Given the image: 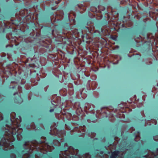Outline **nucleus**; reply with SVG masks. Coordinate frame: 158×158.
I'll use <instances>...</instances> for the list:
<instances>
[{"label": "nucleus", "instance_id": "nucleus-46", "mask_svg": "<svg viewBox=\"0 0 158 158\" xmlns=\"http://www.w3.org/2000/svg\"><path fill=\"white\" fill-rule=\"evenodd\" d=\"M135 129L134 128L132 127H131L130 128V130H129V132H131V133H132V131L135 130Z\"/></svg>", "mask_w": 158, "mask_h": 158}, {"label": "nucleus", "instance_id": "nucleus-17", "mask_svg": "<svg viewBox=\"0 0 158 158\" xmlns=\"http://www.w3.org/2000/svg\"><path fill=\"white\" fill-rule=\"evenodd\" d=\"M95 106L93 104L86 103L85 104L84 110L87 114L89 113L94 114L95 112Z\"/></svg>", "mask_w": 158, "mask_h": 158}, {"label": "nucleus", "instance_id": "nucleus-8", "mask_svg": "<svg viewBox=\"0 0 158 158\" xmlns=\"http://www.w3.org/2000/svg\"><path fill=\"white\" fill-rule=\"evenodd\" d=\"M65 150L60 151L59 154L60 158H81L78 155V150L74 149L73 147H68V144L65 143L64 145Z\"/></svg>", "mask_w": 158, "mask_h": 158}, {"label": "nucleus", "instance_id": "nucleus-44", "mask_svg": "<svg viewBox=\"0 0 158 158\" xmlns=\"http://www.w3.org/2000/svg\"><path fill=\"white\" fill-rule=\"evenodd\" d=\"M132 56H135V58H139L141 56V55H140V54H135V55H132Z\"/></svg>", "mask_w": 158, "mask_h": 158}, {"label": "nucleus", "instance_id": "nucleus-24", "mask_svg": "<svg viewBox=\"0 0 158 158\" xmlns=\"http://www.w3.org/2000/svg\"><path fill=\"white\" fill-rule=\"evenodd\" d=\"M77 6L78 7L80 12L81 13L83 11H85L86 9V7L85 6L83 5L82 4H78L77 5Z\"/></svg>", "mask_w": 158, "mask_h": 158}, {"label": "nucleus", "instance_id": "nucleus-34", "mask_svg": "<svg viewBox=\"0 0 158 158\" xmlns=\"http://www.w3.org/2000/svg\"><path fill=\"white\" fill-rule=\"evenodd\" d=\"M62 92L64 93V94H63V96H65L66 94L67 90L65 89H61L60 91V94L62 93Z\"/></svg>", "mask_w": 158, "mask_h": 158}, {"label": "nucleus", "instance_id": "nucleus-22", "mask_svg": "<svg viewBox=\"0 0 158 158\" xmlns=\"http://www.w3.org/2000/svg\"><path fill=\"white\" fill-rule=\"evenodd\" d=\"M56 26L53 25L52 30V34L54 37H56L58 35V32L56 29Z\"/></svg>", "mask_w": 158, "mask_h": 158}, {"label": "nucleus", "instance_id": "nucleus-35", "mask_svg": "<svg viewBox=\"0 0 158 158\" xmlns=\"http://www.w3.org/2000/svg\"><path fill=\"white\" fill-rule=\"evenodd\" d=\"M88 15L91 18H94V17H95L96 18V14H93L91 12H89L88 13Z\"/></svg>", "mask_w": 158, "mask_h": 158}, {"label": "nucleus", "instance_id": "nucleus-45", "mask_svg": "<svg viewBox=\"0 0 158 158\" xmlns=\"http://www.w3.org/2000/svg\"><path fill=\"white\" fill-rule=\"evenodd\" d=\"M11 158H16V155L13 153H12L10 155Z\"/></svg>", "mask_w": 158, "mask_h": 158}, {"label": "nucleus", "instance_id": "nucleus-55", "mask_svg": "<svg viewBox=\"0 0 158 158\" xmlns=\"http://www.w3.org/2000/svg\"><path fill=\"white\" fill-rule=\"evenodd\" d=\"M54 109H51L50 110V112H52L54 111Z\"/></svg>", "mask_w": 158, "mask_h": 158}, {"label": "nucleus", "instance_id": "nucleus-4", "mask_svg": "<svg viewBox=\"0 0 158 158\" xmlns=\"http://www.w3.org/2000/svg\"><path fill=\"white\" fill-rule=\"evenodd\" d=\"M107 12L105 14V17L108 21V27L105 26L101 29L102 34L104 35H110V29L115 27L119 29L121 27H131L133 25V22L130 20V16L124 17L122 22L118 21V13L115 10L112 9L110 6L107 7Z\"/></svg>", "mask_w": 158, "mask_h": 158}, {"label": "nucleus", "instance_id": "nucleus-41", "mask_svg": "<svg viewBox=\"0 0 158 158\" xmlns=\"http://www.w3.org/2000/svg\"><path fill=\"white\" fill-rule=\"evenodd\" d=\"M92 87H93V86H94L95 87H96L97 86V83L95 81H93L92 82V85H91Z\"/></svg>", "mask_w": 158, "mask_h": 158}, {"label": "nucleus", "instance_id": "nucleus-43", "mask_svg": "<svg viewBox=\"0 0 158 158\" xmlns=\"http://www.w3.org/2000/svg\"><path fill=\"white\" fill-rule=\"evenodd\" d=\"M97 120V119L94 120H93L92 119H91V120H90V119H87V122L88 123H90V122H94V123L95 122H96Z\"/></svg>", "mask_w": 158, "mask_h": 158}, {"label": "nucleus", "instance_id": "nucleus-18", "mask_svg": "<svg viewBox=\"0 0 158 158\" xmlns=\"http://www.w3.org/2000/svg\"><path fill=\"white\" fill-rule=\"evenodd\" d=\"M73 107L76 110L77 114L78 115H79L82 111L81 107L80 106L79 102L75 103L73 105Z\"/></svg>", "mask_w": 158, "mask_h": 158}, {"label": "nucleus", "instance_id": "nucleus-7", "mask_svg": "<svg viewBox=\"0 0 158 158\" xmlns=\"http://www.w3.org/2000/svg\"><path fill=\"white\" fill-rule=\"evenodd\" d=\"M122 105L121 104L119 105L118 106L120 108L119 110L106 107L102 108L100 110L97 111L96 116L98 118L108 117L109 119L112 122L115 120V117L119 118H124L125 115L123 113L128 112L132 110L131 109L127 107H121Z\"/></svg>", "mask_w": 158, "mask_h": 158}, {"label": "nucleus", "instance_id": "nucleus-20", "mask_svg": "<svg viewBox=\"0 0 158 158\" xmlns=\"http://www.w3.org/2000/svg\"><path fill=\"white\" fill-rule=\"evenodd\" d=\"M117 143H118V142H115L113 143V145L110 144L107 147H106V146L105 147V148L106 150H110V152H108V153L109 154L110 152H112V150L115 149L116 147V145Z\"/></svg>", "mask_w": 158, "mask_h": 158}, {"label": "nucleus", "instance_id": "nucleus-31", "mask_svg": "<svg viewBox=\"0 0 158 158\" xmlns=\"http://www.w3.org/2000/svg\"><path fill=\"white\" fill-rule=\"evenodd\" d=\"M17 85V82L15 81H12L11 82L10 85V88L14 89Z\"/></svg>", "mask_w": 158, "mask_h": 158}, {"label": "nucleus", "instance_id": "nucleus-59", "mask_svg": "<svg viewBox=\"0 0 158 158\" xmlns=\"http://www.w3.org/2000/svg\"><path fill=\"white\" fill-rule=\"evenodd\" d=\"M3 66V64H2V63H0V66Z\"/></svg>", "mask_w": 158, "mask_h": 158}, {"label": "nucleus", "instance_id": "nucleus-62", "mask_svg": "<svg viewBox=\"0 0 158 158\" xmlns=\"http://www.w3.org/2000/svg\"><path fill=\"white\" fill-rule=\"evenodd\" d=\"M9 46V45H6V48H7V47H8Z\"/></svg>", "mask_w": 158, "mask_h": 158}, {"label": "nucleus", "instance_id": "nucleus-3", "mask_svg": "<svg viewBox=\"0 0 158 158\" xmlns=\"http://www.w3.org/2000/svg\"><path fill=\"white\" fill-rule=\"evenodd\" d=\"M41 140L39 143L36 140L26 142L23 146L24 149L22 152V158H29L31 155H34L35 158H40L43 154H46L48 151L54 149L53 146L45 143V137H42Z\"/></svg>", "mask_w": 158, "mask_h": 158}, {"label": "nucleus", "instance_id": "nucleus-12", "mask_svg": "<svg viewBox=\"0 0 158 158\" xmlns=\"http://www.w3.org/2000/svg\"><path fill=\"white\" fill-rule=\"evenodd\" d=\"M72 125L77 126L74 127L73 129L70 131L71 135H73L77 133V135L79 137L83 136L85 134V131L86 129V127L85 126H77V124L76 123L72 122Z\"/></svg>", "mask_w": 158, "mask_h": 158}, {"label": "nucleus", "instance_id": "nucleus-26", "mask_svg": "<svg viewBox=\"0 0 158 158\" xmlns=\"http://www.w3.org/2000/svg\"><path fill=\"white\" fill-rule=\"evenodd\" d=\"M60 2V0L58 1H56V0H51L50 2V6H56L58 3Z\"/></svg>", "mask_w": 158, "mask_h": 158}, {"label": "nucleus", "instance_id": "nucleus-25", "mask_svg": "<svg viewBox=\"0 0 158 158\" xmlns=\"http://www.w3.org/2000/svg\"><path fill=\"white\" fill-rule=\"evenodd\" d=\"M100 153L101 155L98 154L97 155V157L101 158H108L109 156L107 154H103V152L101 151L100 152Z\"/></svg>", "mask_w": 158, "mask_h": 158}, {"label": "nucleus", "instance_id": "nucleus-64", "mask_svg": "<svg viewBox=\"0 0 158 158\" xmlns=\"http://www.w3.org/2000/svg\"><path fill=\"white\" fill-rule=\"evenodd\" d=\"M44 89H45V91H46V90H47V89H46L45 88Z\"/></svg>", "mask_w": 158, "mask_h": 158}, {"label": "nucleus", "instance_id": "nucleus-27", "mask_svg": "<svg viewBox=\"0 0 158 158\" xmlns=\"http://www.w3.org/2000/svg\"><path fill=\"white\" fill-rule=\"evenodd\" d=\"M134 135L135 137L134 139L135 141H139L140 139L139 133V132H136Z\"/></svg>", "mask_w": 158, "mask_h": 158}, {"label": "nucleus", "instance_id": "nucleus-36", "mask_svg": "<svg viewBox=\"0 0 158 158\" xmlns=\"http://www.w3.org/2000/svg\"><path fill=\"white\" fill-rule=\"evenodd\" d=\"M13 64L12 65H9V66L8 67L12 71L14 70L17 67V65H15V66L14 67Z\"/></svg>", "mask_w": 158, "mask_h": 158}, {"label": "nucleus", "instance_id": "nucleus-13", "mask_svg": "<svg viewBox=\"0 0 158 158\" xmlns=\"http://www.w3.org/2000/svg\"><path fill=\"white\" fill-rule=\"evenodd\" d=\"M71 105V102L70 101L66 102V103L64 105V108H63V111H62V114L64 116L66 117L68 120H70L71 119H72L73 120L75 119L78 120V119L77 117L73 118L71 114L67 111V110H68L69 109V107Z\"/></svg>", "mask_w": 158, "mask_h": 158}, {"label": "nucleus", "instance_id": "nucleus-47", "mask_svg": "<svg viewBox=\"0 0 158 158\" xmlns=\"http://www.w3.org/2000/svg\"><path fill=\"white\" fill-rule=\"evenodd\" d=\"M18 90L19 91L20 93L21 92H22V87H20V86H18Z\"/></svg>", "mask_w": 158, "mask_h": 158}, {"label": "nucleus", "instance_id": "nucleus-21", "mask_svg": "<svg viewBox=\"0 0 158 158\" xmlns=\"http://www.w3.org/2000/svg\"><path fill=\"white\" fill-rule=\"evenodd\" d=\"M16 94L18 95V97H16L14 99V101L15 103L20 104L23 101L21 97L18 95V93L16 92L14 94V95H15Z\"/></svg>", "mask_w": 158, "mask_h": 158}, {"label": "nucleus", "instance_id": "nucleus-14", "mask_svg": "<svg viewBox=\"0 0 158 158\" xmlns=\"http://www.w3.org/2000/svg\"><path fill=\"white\" fill-rule=\"evenodd\" d=\"M64 13L62 10H60L57 11L56 15H53L51 17V23L54 24V23L59 20L62 19Z\"/></svg>", "mask_w": 158, "mask_h": 158}, {"label": "nucleus", "instance_id": "nucleus-29", "mask_svg": "<svg viewBox=\"0 0 158 158\" xmlns=\"http://www.w3.org/2000/svg\"><path fill=\"white\" fill-rule=\"evenodd\" d=\"M36 127L35 125V124L33 123H32L31 124L30 126H28L27 127V129L28 130L32 129V130H36L35 129Z\"/></svg>", "mask_w": 158, "mask_h": 158}, {"label": "nucleus", "instance_id": "nucleus-32", "mask_svg": "<svg viewBox=\"0 0 158 158\" xmlns=\"http://www.w3.org/2000/svg\"><path fill=\"white\" fill-rule=\"evenodd\" d=\"M42 42L44 44L42 45L43 46H44L46 48H48V45L50 44V42L48 41H45L44 40L42 41Z\"/></svg>", "mask_w": 158, "mask_h": 158}, {"label": "nucleus", "instance_id": "nucleus-33", "mask_svg": "<svg viewBox=\"0 0 158 158\" xmlns=\"http://www.w3.org/2000/svg\"><path fill=\"white\" fill-rule=\"evenodd\" d=\"M91 156L88 153H86L83 155V158H91Z\"/></svg>", "mask_w": 158, "mask_h": 158}, {"label": "nucleus", "instance_id": "nucleus-38", "mask_svg": "<svg viewBox=\"0 0 158 158\" xmlns=\"http://www.w3.org/2000/svg\"><path fill=\"white\" fill-rule=\"evenodd\" d=\"M58 77L59 78V77H61V79H59V81L60 82H62L63 81V75H62L61 74H60L58 76Z\"/></svg>", "mask_w": 158, "mask_h": 158}, {"label": "nucleus", "instance_id": "nucleus-48", "mask_svg": "<svg viewBox=\"0 0 158 158\" xmlns=\"http://www.w3.org/2000/svg\"><path fill=\"white\" fill-rule=\"evenodd\" d=\"M25 80L24 79H22L21 82V84L22 85L24 84L25 83Z\"/></svg>", "mask_w": 158, "mask_h": 158}, {"label": "nucleus", "instance_id": "nucleus-57", "mask_svg": "<svg viewBox=\"0 0 158 158\" xmlns=\"http://www.w3.org/2000/svg\"><path fill=\"white\" fill-rule=\"evenodd\" d=\"M30 88V86H29L28 87H27V88L26 87V88L27 89H29Z\"/></svg>", "mask_w": 158, "mask_h": 158}, {"label": "nucleus", "instance_id": "nucleus-60", "mask_svg": "<svg viewBox=\"0 0 158 158\" xmlns=\"http://www.w3.org/2000/svg\"><path fill=\"white\" fill-rule=\"evenodd\" d=\"M124 132H123V131H122L121 132V135H123Z\"/></svg>", "mask_w": 158, "mask_h": 158}, {"label": "nucleus", "instance_id": "nucleus-30", "mask_svg": "<svg viewBox=\"0 0 158 158\" xmlns=\"http://www.w3.org/2000/svg\"><path fill=\"white\" fill-rule=\"evenodd\" d=\"M68 86L69 87L70 86V88L69 89V93L70 95H72L73 94V90L72 84H70Z\"/></svg>", "mask_w": 158, "mask_h": 158}, {"label": "nucleus", "instance_id": "nucleus-23", "mask_svg": "<svg viewBox=\"0 0 158 158\" xmlns=\"http://www.w3.org/2000/svg\"><path fill=\"white\" fill-rule=\"evenodd\" d=\"M145 126L147 125H150L152 124H154V125H156L157 124V121L155 119H151V120H148L147 121L145 122Z\"/></svg>", "mask_w": 158, "mask_h": 158}, {"label": "nucleus", "instance_id": "nucleus-39", "mask_svg": "<svg viewBox=\"0 0 158 158\" xmlns=\"http://www.w3.org/2000/svg\"><path fill=\"white\" fill-rule=\"evenodd\" d=\"M90 80L88 81V82L87 84V86L88 85V86H87V89L88 90H90L91 88L90 87Z\"/></svg>", "mask_w": 158, "mask_h": 158}, {"label": "nucleus", "instance_id": "nucleus-9", "mask_svg": "<svg viewBox=\"0 0 158 158\" xmlns=\"http://www.w3.org/2000/svg\"><path fill=\"white\" fill-rule=\"evenodd\" d=\"M51 130L50 134L52 135H54L57 136L59 138V139L60 140V142L57 140H54L53 143L55 146H59L60 145V142H62L64 141V137L65 135V131L64 130L59 131L55 127L52 126L51 127Z\"/></svg>", "mask_w": 158, "mask_h": 158}, {"label": "nucleus", "instance_id": "nucleus-16", "mask_svg": "<svg viewBox=\"0 0 158 158\" xmlns=\"http://www.w3.org/2000/svg\"><path fill=\"white\" fill-rule=\"evenodd\" d=\"M51 102L52 104L55 106H59V108L60 109V110H61L63 108V104L61 106V107H60L61 105L60 97H57L55 95H53Z\"/></svg>", "mask_w": 158, "mask_h": 158}, {"label": "nucleus", "instance_id": "nucleus-56", "mask_svg": "<svg viewBox=\"0 0 158 158\" xmlns=\"http://www.w3.org/2000/svg\"><path fill=\"white\" fill-rule=\"evenodd\" d=\"M156 151H157L156 153H155V154L156 155H158V148H157L156 149Z\"/></svg>", "mask_w": 158, "mask_h": 158}, {"label": "nucleus", "instance_id": "nucleus-49", "mask_svg": "<svg viewBox=\"0 0 158 158\" xmlns=\"http://www.w3.org/2000/svg\"><path fill=\"white\" fill-rule=\"evenodd\" d=\"M3 119V117H2V113H0V120H2Z\"/></svg>", "mask_w": 158, "mask_h": 158}, {"label": "nucleus", "instance_id": "nucleus-63", "mask_svg": "<svg viewBox=\"0 0 158 158\" xmlns=\"http://www.w3.org/2000/svg\"><path fill=\"white\" fill-rule=\"evenodd\" d=\"M116 139H118V138H114V139H115V140H116Z\"/></svg>", "mask_w": 158, "mask_h": 158}, {"label": "nucleus", "instance_id": "nucleus-52", "mask_svg": "<svg viewBox=\"0 0 158 158\" xmlns=\"http://www.w3.org/2000/svg\"><path fill=\"white\" fill-rule=\"evenodd\" d=\"M51 8H52V10H54L56 9V7L54 8V7H52Z\"/></svg>", "mask_w": 158, "mask_h": 158}, {"label": "nucleus", "instance_id": "nucleus-58", "mask_svg": "<svg viewBox=\"0 0 158 158\" xmlns=\"http://www.w3.org/2000/svg\"><path fill=\"white\" fill-rule=\"evenodd\" d=\"M41 127L43 128V129H44V126L43 125H41Z\"/></svg>", "mask_w": 158, "mask_h": 158}, {"label": "nucleus", "instance_id": "nucleus-54", "mask_svg": "<svg viewBox=\"0 0 158 158\" xmlns=\"http://www.w3.org/2000/svg\"><path fill=\"white\" fill-rule=\"evenodd\" d=\"M92 79H95L96 78V77L95 76H94L92 77Z\"/></svg>", "mask_w": 158, "mask_h": 158}, {"label": "nucleus", "instance_id": "nucleus-42", "mask_svg": "<svg viewBox=\"0 0 158 158\" xmlns=\"http://www.w3.org/2000/svg\"><path fill=\"white\" fill-rule=\"evenodd\" d=\"M153 139L154 140L156 141H158V135L153 136Z\"/></svg>", "mask_w": 158, "mask_h": 158}, {"label": "nucleus", "instance_id": "nucleus-28", "mask_svg": "<svg viewBox=\"0 0 158 158\" xmlns=\"http://www.w3.org/2000/svg\"><path fill=\"white\" fill-rule=\"evenodd\" d=\"M134 18L135 19H138V20H139L141 18H142L143 20V21L144 22H145L146 21H147L148 19V18H144L143 17H142V16H140L138 14L135 15L134 16Z\"/></svg>", "mask_w": 158, "mask_h": 158}, {"label": "nucleus", "instance_id": "nucleus-19", "mask_svg": "<svg viewBox=\"0 0 158 158\" xmlns=\"http://www.w3.org/2000/svg\"><path fill=\"white\" fill-rule=\"evenodd\" d=\"M148 154L145 156V158H158V155H156L154 153L152 152L149 150H148Z\"/></svg>", "mask_w": 158, "mask_h": 158}, {"label": "nucleus", "instance_id": "nucleus-50", "mask_svg": "<svg viewBox=\"0 0 158 158\" xmlns=\"http://www.w3.org/2000/svg\"><path fill=\"white\" fill-rule=\"evenodd\" d=\"M119 46L118 45L115 46L114 47V49H118L119 48Z\"/></svg>", "mask_w": 158, "mask_h": 158}, {"label": "nucleus", "instance_id": "nucleus-6", "mask_svg": "<svg viewBox=\"0 0 158 158\" xmlns=\"http://www.w3.org/2000/svg\"><path fill=\"white\" fill-rule=\"evenodd\" d=\"M149 15L153 20H157L156 26L157 27V32L154 35L151 33H148L146 37H143L139 36V41L135 40L137 43H147L148 45L151 44L152 51L155 56H158V14L154 11H150Z\"/></svg>", "mask_w": 158, "mask_h": 158}, {"label": "nucleus", "instance_id": "nucleus-2", "mask_svg": "<svg viewBox=\"0 0 158 158\" xmlns=\"http://www.w3.org/2000/svg\"><path fill=\"white\" fill-rule=\"evenodd\" d=\"M76 14L72 11H71L68 14L69 20L70 23H67V26H68L67 29L68 31H65L63 32L65 38L71 39L74 38H78L81 36L83 39L85 38L87 40H89L90 41H92L93 38L99 37L100 35V32L98 31H94V27L93 23L91 21L88 22L87 23L88 27H84L81 31V32L78 31L77 29L72 28L71 24L74 23L75 22V20Z\"/></svg>", "mask_w": 158, "mask_h": 158}, {"label": "nucleus", "instance_id": "nucleus-5", "mask_svg": "<svg viewBox=\"0 0 158 158\" xmlns=\"http://www.w3.org/2000/svg\"><path fill=\"white\" fill-rule=\"evenodd\" d=\"M15 16V19H11L10 22H8L9 27L12 28V24L15 25L19 27L20 30L23 31L28 28L27 23L31 22L32 19L34 18L33 13H32L30 9L21 10L18 13L16 14Z\"/></svg>", "mask_w": 158, "mask_h": 158}, {"label": "nucleus", "instance_id": "nucleus-53", "mask_svg": "<svg viewBox=\"0 0 158 158\" xmlns=\"http://www.w3.org/2000/svg\"><path fill=\"white\" fill-rule=\"evenodd\" d=\"M112 39L114 40H116V37L115 36L113 37H112Z\"/></svg>", "mask_w": 158, "mask_h": 158}, {"label": "nucleus", "instance_id": "nucleus-1", "mask_svg": "<svg viewBox=\"0 0 158 158\" xmlns=\"http://www.w3.org/2000/svg\"><path fill=\"white\" fill-rule=\"evenodd\" d=\"M15 115V113L12 112L10 115L11 124H6L5 127L2 128L4 134L3 138L2 139L0 142V145L4 147L3 149L5 150L14 148L12 142L15 140L16 133L17 134L16 137L18 140H21L22 139L21 134L23 132V129L19 128L20 127L21 118L19 116L18 118H16Z\"/></svg>", "mask_w": 158, "mask_h": 158}, {"label": "nucleus", "instance_id": "nucleus-37", "mask_svg": "<svg viewBox=\"0 0 158 158\" xmlns=\"http://www.w3.org/2000/svg\"><path fill=\"white\" fill-rule=\"evenodd\" d=\"M96 135V134L95 133H91L90 135V136L89 134V136L91 138H93Z\"/></svg>", "mask_w": 158, "mask_h": 158}, {"label": "nucleus", "instance_id": "nucleus-15", "mask_svg": "<svg viewBox=\"0 0 158 158\" xmlns=\"http://www.w3.org/2000/svg\"><path fill=\"white\" fill-rule=\"evenodd\" d=\"M6 37L8 40H10V42L12 44V47L13 45V44H14L15 46H17L19 44V42L21 41L20 38H18L15 36L13 37L12 34L10 33L7 34L6 35Z\"/></svg>", "mask_w": 158, "mask_h": 158}, {"label": "nucleus", "instance_id": "nucleus-51", "mask_svg": "<svg viewBox=\"0 0 158 158\" xmlns=\"http://www.w3.org/2000/svg\"><path fill=\"white\" fill-rule=\"evenodd\" d=\"M142 116L144 117L145 116L143 111H142L141 112Z\"/></svg>", "mask_w": 158, "mask_h": 158}, {"label": "nucleus", "instance_id": "nucleus-40", "mask_svg": "<svg viewBox=\"0 0 158 158\" xmlns=\"http://www.w3.org/2000/svg\"><path fill=\"white\" fill-rule=\"evenodd\" d=\"M65 128L67 130H70L71 129V128L70 127V126L66 124L65 125Z\"/></svg>", "mask_w": 158, "mask_h": 158}, {"label": "nucleus", "instance_id": "nucleus-61", "mask_svg": "<svg viewBox=\"0 0 158 158\" xmlns=\"http://www.w3.org/2000/svg\"><path fill=\"white\" fill-rule=\"evenodd\" d=\"M131 158H139V157H133Z\"/></svg>", "mask_w": 158, "mask_h": 158}, {"label": "nucleus", "instance_id": "nucleus-11", "mask_svg": "<svg viewBox=\"0 0 158 158\" xmlns=\"http://www.w3.org/2000/svg\"><path fill=\"white\" fill-rule=\"evenodd\" d=\"M98 10L96 7L92 6L90 8V11L96 14V18L97 20L101 19L102 17V13L106 12L105 8L103 6L99 5L98 6Z\"/></svg>", "mask_w": 158, "mask_h": 158}, {"label": "nucleus", "instance_id": "nucleus-10", "mask_svg": "<svg viewBox=\"0 0 158 158\" xmlns=\"http://www.w3.org/2000/svg\"><path fill=\"white\" fill-rule=\"evenodd\" d=\"M127 142L125 141H122L120 147L121 148V151L119 152L118 151H116L112 153L110 156V158H123V155L125 154L126 152L129 150L126 148V147H127Z\"/></svg>", "mask_w": 158, "mask_h": 158}]
</instances>
